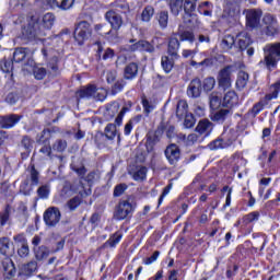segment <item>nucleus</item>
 <instances>
[{
	"instance_id": "f257e3e1",
	"label": "nucleus",
	"mask_w": 280,
	"mask_h": 280,
	"mask_svg": "<svg viewBox=\"0 0 280 280\" xmlns=\"http://www.w3.org/2000/svg\"><path fill=\"white\" fill-rule=\"evenodd\" d=\"M264 59L258 62L260 69L275 71L280 61V42L267 44L264 48Z\"/></svg>"
},
{
	"instance_id": "f03ea898",
	"label": "nucleus",
	"mask_w": 280,
	"mask_h": 280,
	"mask_svg": "<svg viewBox=\"0 0 280 280\" xmlns=\"http://www.w3.org/2000/svg\"><path fill=\"white\" fill-rule=\"evenodd\" d=\"M72 172H75L78 174L80 180L77 183H73L70 186H66L63 188V194H67V191H70L72 194H80V196H91V188H85L84 184L82 183V179H84V176H86V167L84 164L78 165V164H71Z\"/></svg>"
},
{
	"instance_id": "7ed1b4c3",
	"label": "nucleus",
	"mask_w": 280,
	"mask_h": 280,
	"mask_svg": "<svg viewBox=\"0 0 280 280\" xmlns=\"http://www.w3.org/2000/svg\"><path fill=\"white\" fill-rule=\"evenodd\" d=\"M237 141V131L235 129H224L223 132L214 140H212L208 148L209 150H226Z\"/></svg>"
},
{
	"instance_id": "20e7f679",
	"label": "nucleus",
	"mask_w": 280,
	"mask_h": 280,
	"mask_svg": "<svg viewBox=\"0 0 280 280\" xmlns=\"http://www.w3.org/2000/svg\"><path fill=\"white\" fill-rule=\"evenodd\" d=\"M105 19L110 24L112 30L108 32H102L101 36H105L106 38L117 36V32H119V30H121V25H124V18H121V14L113 9L105 13Z\"/></svg>"
},
{
	"instance_id": "39448f33",
	"label": "nucleus",
	"mask_w": 280,
	"mask_h": 280,
	"mask_svg": "<svg viewBox=\"0 0 280 280\" xmlns=\"http://www.w3.org/2000/svg\"><path fill=\"white\" fill-rule=\"evenodd\" d=\"M279 97V85H273L271 88V93L265 95L258 103L254 104V106L249 109L248 114L250 117H257L266 106H268V102H272V100H277Z\"/></svg>"
},
{
	"instance_id": "423d86ee",
	"label": "nucleus",
	"mask_w": 280,
	"mask_h": 280,
	"mask_svg": "<svg viewBox=\"0 0 280 280\" xmlns=\"http://www.w3.org/2000/svg\"><path fill=\"white\" fill-rule=\"evenodd\" d=\"M91 36H93V27L91 26V23L86 21L79 22L74 31V39L78 45H84Z\"/></svg>"
},
{
	"instance_id": "0eeeda50",
	"label": "nucleus",
	"mask_w": 280,
	"mask_h": 280,
	"mask_svg": "<svg viewBox=\"0 0 280 280\" xmlns=\"http://www.w3.org/2000/svg\"><path fill=\"white\" fill-rule=\"evenodd\" d=\"M135 213V205L130 203V200H120L116 206L114 218L115 220H126Z\"/></svg>"
},
{
	"instance_id": "6e6552de",
	"label": "nucleus",
	"mask_w": 280,
	"mask_h": 280,
	"mask_svg": "<svg viewBox=\"0 0 280 280\" xmlns=\"http://www.w3.org/2000/svg\"><path fill=\"white\" fill-rule=\"evenodd\" d=\"M262 23L265 25L264 32L267 36H279L280 28H279V21L277 20V16L267 13L262 18Z\"/></svg>"
},
{
	"instance_id": "1a4fd4ad",
	"label": "nucleus",
	"mask_w": 280,
	"mask_h": 280,
	"mask_svg": "<svg viewBox=\"0 0 280 280\" xmlns=\"http://www.w3.org/2000/svg\"><path fill=\"white\" fill-rule=\"evenodd\" d=\"M44 222L48 229H55V226H58L60 224V219L62 218V213H60V209L57 207H49L44 212Z\"/></svg>"
},
{
	"instance_id": "9d476101",
	"label": "nucleus",
	"mask_w": 280,
	"mask_h": 280,
	"mask_svg": "<svg viewBox=\"0 0 280 280\" xmlns=\"http://www.w3.org/2000/svg\"><path fill=\"white\" fill-rule=\"evenodd\" d=\"M262 12L259 9H248L245 11L246 27L248 30H257L261 25Z\"/></svg>"
},
{
	"instance_id": "9b49d317",
	"label": "nucleus",
	"mask_w": 280,
	"mask_h": 280,
	"mask_svg": "<svg viewBox=\"0 0 280 280\" xmlns=\"http://www.w3.org/2000/svg\"><path fill=\"white\" fill-rule=\"evenodd\" d=\"M164 154L170 165H177V163L180 161V148H178L176 144H170L165 149Z\"/></svg>"
},
{
	"instance_id": "f8f14e48",
	"label": "nucleus",
	"mask_w": 280,
	"mask_h": 280,
	"mask_svg": "<svg viewBox=\"0 0 280 280\" xmlns=\"http://www.w3.org/2000/svg\"><path fill=\"white\" fill-rule=\"evenodd\" d=\"M79 97H94L98 102H103L106 97L104 94L100 93L97 86L90 85L88 88H83L78 92Z\"/></svg>"
},
{
	"instance_id": "ddd939ff",
	"label": "nucleus",
	"mask_w": 280,
	"mask_h": 280,
	"mask_svg": "<svg viewBox=\"0 0 280 280\" xmlns=\"http://www.w3.org/2000/svg\"><path fill=\"white\" fill-rule=\"evenodd\" d=\"M231 73H233V66H226L219 72V86H221L222 89H230Z\"/></svg>"
},
{
	"instance_id": "4468645a",
	"label": "nucleus",
	"mask_w": 280,
	"mask_h": 280,
	"mask_svg": "<svg viewBox=\"0 0 280 280\" xmlns=\"http://www.w3.org/2000/svg\"><path fill=\"white\" fill-rule=\"evenodd\" d=\"M36 30H38V18L36 15H28L27 26L23 30L24 36L26 38H34L36 36Z\"/></svg>"
},
{
	"instance_id": "2eb2a0df",
	"label": "nucleus",
	"mask_w": 280,
	"mask_h": 280,
	"mask_svg": "<svg viewBox=\"0 0 280 280\" xmlns=\"http://www.w3.org/2000/svg\"><path fill=\"white\" fill-rule=\"evenodd\" d=\"M19 121H21V116L15 114H11L8 116H0V128H3L5 130L10 128H14V126H16Z\"/></svg>"
},
{
	"instance_id": "dca6fc26",
	"label": "nucleus",
	"mask_w": 280,
	"mask_h": 280,
	"mask_svg": "<svg viewBox=\"0 0 280 280\" xmlns=\"http://www.w3.org/2000/svg\"><path fill=\"white\" fill-rule=\"evenodd\" d=\"M0 254L4 257H12L14 255V243L5 236L0 238Z\"/></svg>"
},
{
	"instance_id": "f3484780",
	"label": "nucleus",
	"mask_w": 280,
	"mask_h": 280,
	"mask_svg": "<svg viewBox=\"0 0 280 280\" xmlns=\"http://www.w3.org/2000/svg\"><path fill=\"white\" fill-rule=\"evenodd\" d=\"M236 43L238 49H241V51H244V49H248V47H250V45L253 44V39H250V35H248V33L241 32L236 36Z\"/></svg>"
},
{
	"instance_id": "a211bd4d",
	"label": "nucleus",
	"mask_w": 280,
	"mask_h": 280,
	"mask_svg": "<svg viewBox=\"0 0 280 280\" xmlns=\"http://www.w3.org/2000/svg\"><path fill=\"white\" fill-rule=\"evenodd\" d=\"M202 91V82L200 79H194L187 89L188 97H198Z\"/></svg>"
},
{
	"instance_id": "6ab92c4d",
	"label": "nucleus",
	"mask_w": 280,
	"mask_h": 280,
	"mask_svg": "<svg viewBox=\"0 0 280 280\" xmlns=\"http://www.w3.org/2000/svg\"><path fill=\"white\" fill-rule=\"evenodd\" d=\"M178 49H180V42H178V38L176 37H171L167 46L168 56L171 58L179 59L180 56L178 55Z\"/></svg>"
},
{
	"instance_id": "aec40b11",
	"label": "nucleus",
	"mask_w": 280,
	"mask_h": 280,
	"mask_svg": "<svg viewBox=\"0 0 280 280\" xmlns=\"http://www.w3.org/2000/svg\"><path fill=\"white\" fill-rule=\"evenodd\" d=\"M237 104H240V96H237V93H235V91L226 92L223 97V106L233 108V106H237Z\"/></svg>"
},
{
	"instance_id": "412c9836",
	"label": "nucleus",
	"mask_w": 280,
	"mask_h": 280,
	"mask_svg": "<svg viewBox=\"0 0 280 280\" xmlns=\"http://www.w3.org/2000/svg\"><path fill=\"white\" fill-rule=\"evenodd\" d=\"M124 234L121 232L114 233L101 247L100 250H105V248H115L117 244L121 242Z\"/></svg>"
},
{
	"instance_id": "4be33fe9",
	"label": "nucleus",
	"mask_w": 280,
	"mask_h": 280,
	"mask_svg": "<svg viewBox=\"0 0 280 280\" xmlns=\"http://www.w3.org/2000/svg\"><path fill=\"white\" fill-rule=\"evenodd\" d=\"M183 23L186 27H198L200 25V20H198V15L192 12H185L183 15Z\"/></svg>"
},
{
	"instance_id": "5701e85b",
	"label": "nucleus",
	"mask_w": 280,
	"mask_h": 280,
	"mask_svg": "<svg viewBox=\"0 0 280 280\" xmlns=\"http://www.w3.org/2000/svg\"><path fill=\"white\" fill-rule=\"evenodd\" d=\"M50 8H59L60 10H71L75 0H47Z\"/></svg>"
},
{
	"instance_id": "b1692460",
	"label": "nucleus",
	"mask_w": 280,
	"mask_h": 280,
	"mask_svg": "<svg viewBox=\"0 0 280 280\" xmlns=\"http://www.w3.org/2000/svg\"><path fill=\"white\" fill-rule=\"evenodd\" d=\"M233 115V112L231 109H219L214 113H212L211 119L212 121H217L218 124H224L229 117Z\"/></svg>"
},
{
	"instance_id": "393cba45",
	"label": "nucleus",
	"mask_w": 280,
	"mask_h": 280,
	"mask_svg": "<svg viewBox=\"0 0 280 280\" xmlns=\"http://www.w3.org/2000/svg\"><path fill=\"white\" fill-rule=\"evenodd\" d=\"M175 36H178L182 43L185 40H187L188 43H194V40H196V36L194 35V32L185 31V26H183V24L178 26V31L175 34Z\"/></svg>"
},
{
	"instance_id": "a878e982",
	"label": "nucleus",
	"mask_w": 280,
	"mask_h": 280,
	"mask_svg": "<svg viewBox=\"0 0 280 280\" xmlns=\"http://www.w3.org/2000/svg\"><path fill=\"white\" fill-rule=\"evenodd\" d=\"M139 73V66L136 62H131L126 66L124 71L125 80H135Z\"/></svg>"
},
{
	"instance_id": "bb28decb",
	"label": "nucleus",
	"mask_w": 280,
	"mask_h": 280,
	"mask_svg": "<svg viewBox=\"0 0 280 280\" xmlns=\"http://www.w3.org/2000/svg\"><path fill=\"white\" fill-rule=\"evenodd\" d=\"M209 104L211 110H218L222 106V95L218 92H212L209 96Z\"/></svg>"
},
{
	"instance_id": "cd10ccee",
	"label": "nucleus",
	"mask_w": 280,
	"mask_h": 280,
	"mask_svg": "<svg viewBox=\"0 0 280 280\" xmlns=\"http://www.w3.org/2000/svg\"><path fill=\"white\" fill-rule=\"evenodd\" d=\"M231 163L234 166V172H240V168L246 165V159H244L240 153H234L231 158Z\"/></svg>"
},
{
	"instance_id": "c85d7f7f",
	"label": "nucleus",
	"mask_w": 280,
	"mask_h": 280,
	"mask_svg": "<svg viewBox=\"0 0 280 280\" xmlns=\"http://www.w3.org/2000/svg\"><path fill=\"white\" fill-rule=\"evenodd\" d=\"M174 60H177V59L170 57V56H162L161 65H162L163 71H165V73L172 72V70L174 69Z\"/></svg>"
},
{
	"instance_id": "c756f323",
	"label": "nucleus",
	"mask_w": 280,
	"mask_h": 280,
	"mask_svg": "<svg viewBox=\"0 0 280 280\" xmlns=\"http://www.w3.org/2000/svg\"><path fill=\"white\" fill-rule=\"evenodd\" d=\"M189 108V105L187 104V101L180 100L177 103L176 106V117L179 119H183L187 114V109Z\"/></svg>"
},
{
	"instance_id": "7c9ffc66",
	"label": "nucleus",
	"mask_w": 280,
	"mask_h": 280,
	"mask_svg": "<svg viewBox=\"0 0 280 280\" xmlns=\"http://www.w3.org/2000/svg\"><path fill=\"white\" fill-rule=\"evenodd\" d=\"M199 14L211 16L213 14V4L209 1L201 2L198 7Z\"/></svg>"
},
{
	"instance_id": "2f4dec72",
	"label": "nucleus",
	"mask_w": 280,
	"mask_h": 280,
	"mask_svg": "<svg viewBox=\"0 0 280 280\" xmlns=\"http://www.w3.org/2000/svg\"><path fill=\"white\" fill-rule=\"evenodd\" d=\"M213 128V125L211 121L205 119L200 120L196 127V132H199V135H205V132H211Z\"/></svg>"
},
{
	"instance_id": "473e14b6",
	"label": "nucleus",
	"mask_w": 280,
	"mask_h": 280,
	"mask_svg": "<svg viewBox=\"0 0 280 280\" xmlns=\"http://www.w3.org/2000/svg\"><path fill=\"white\" fill-rule=\"evenodd\" d=\"M35 257L38 261H43V259H47L49 257V248L47 246L42 245L39 247L34 248Z\"/></svg>"
},
{
	"instance_id": "72a5a7b5",
	"label": "nucleus",
	"mask_w": 280,
	"mask_h": 280,
	"mask_svg": "<svg viewBox=\"0 0 280 280\" xmlns=\"http://www.w3.org/2000/svg\"><path fill=\"white\" fill-rule=\"evenodd\" d=\"M117 113H119V104L113 102L106 106L105 117L106 119H113Z\"/></svg>"
},
{
	"instance_id": "f704fd0d",
	"label": "nucleus",
	"mask_w": 280,
	"mask_h": 280,
	"mask_svg": "<svg viewBox=\"0 0 280 280\" xmlns=\"http://www.w3.org/2000/svg\"><path fill=\"white\" fill-rule=\"evenodd\" d=\"M235 45V37L232 35H225L221 42V49L223 51H231Z\"/></svg>"
},
{
	"instance_id": "c9c22d12",
	"label": "nucleus",
	"mask_w": 280,
	"mask_h": 280,
	"mask_svg": "<svg viewBox=\"0 0 280 280\" xmlns=\"http://www.w3.org/2000/svg\"><path fill=\"white\" fill-rule=\"evenodd\" d=\"M38 270V262L36 260H31L30 262L22 266V271L26 277L34 275Z\"/></svg>"
},
{
	"instance_id": "e433bc0d",
	"label": "nucleus",
	"mask_w": 280,
	"mask_h": 280,
	"mask_svg": "<svg viewBox=\"0 0 280 280\" xmlns=\"http://www.w3.org/2000/svg\"><path fill=\"white\" fill-rule=\"evenodd\" d=\"M168 5L174 16H178L183 12V0H171Z\"/></svg>"
},
{
	"instance_id": "4c0bfd02",
	"label": "nucleus",
	"mask_w": 280,
	"mask_h": 280,
	"mask_svg": "<svg viewBox=\"0 0 280 280\" xmlns=\"http://www.w3.org/2000/svg\"><path fill=\"white\" fill-rule=\"evenodd\" d=\"M30 180H31V187H38V184L40 183V173L36 171L35 166H31Z\"/></svg>"
},
{
	"instance_id": "58836bf2",
	"label": "nucleus",
	"mask_w": 280,
	"mask_h": 280,
	"mask_svg": "<svg viewBox=\"0 0 280 280\" xmlns=\"http://www.w3.org/2000/svg\"><path fill=\"white\" fill-rule=\"evenodd\" d=\"M51 135H52L51 130H49V129H44V130L42 131V133H40V135H37V137H36L37 143H40V144H47V143H49V139H51Z\"/></svg>"
},
{
	"instance_id": "ea45409f",
	"label": "nucleus",
	"mask_w": 280,
	"mask_h": 280,
	"mask_svg": "<svg viewBox=\"0 0 280 280\" xmlns=\"http://www.w3.org/2000/svg\"><path fill=\"white\" fill-rule=\"evenodd\" d=\"M154 16V7L148 5L143 9L142 14H141V20L144 23H150L152 21V18Z\"/></svg>"
},
{
	"instance_id": "a19ab883",
	"label": "nucleus",
	"mask_w": 280,
	"mask_h": 280,
	"mask_svg": "<svg viewBox=\"0 0 280 280\" xmlns=\"http://www.w3.org/2000/svg\"><path fill=\"white\" fill-rule=\"evenodd\" d=\"M104 136L109 141H113V139H115V137H117V126L115 124H108L105 127V135Z\"/></svg>"
},
{
	"instance_id": "79ce46f5",
	"label": "nucleus",
	"mask_w": 280,
	"mask_h": 280,
	"mask_svg": "<svg viewBox=\"0 0 280 280\" xmlns=\"http://www.w3.org/2000/svg\"><path fill=\"white\" fill-rule=\"evenodd\" d=\"M196 3H198V0H182V11L196 12Z\"/></svg>"
},
{
	"instance_id": "37998d69",
	"label": "nucleus",
	"mask_w": 280,
	"mask_h": 280,
	"mask_svg": "<svg viewBox=\"0 0 280 280\" xmlns=\"http://www.w3.org/2000/svg\"><path fill=\"white\" fill-rule=\"evenodd\" d=\"M27 57V49L25 48H16L13 52L14 62H23Z\"/></svg>"
},
{
	"instance_id": "c03bdc74",
	"label": "nucleus",
	"mask_w": 280,
	"mask_h": 280,
	"mask_svg": "<svg viewBox=\"0 0 280 280\" xmlns=\"http://www.w3.org/2000/svg\"><path fill=\"white\" fill-rule=\"evenodd\" d=\"M248 84V73L241 71L237 75L236 88L244 89Z\"/></svg>"
},
{
	"instance_id": "a18cd8bd",
	"label": "nucleus",
	"mask_w": 280,
	"mask_h": 280,
	"mask_svg": "<svg viewBox=\"0 0 280 280\" xmlns=\"http://www.w3.org/2000/svg\"><path fill=\"white\" fill-rule=\"evenodd\" d=\"M159 25L162 30L167 27V23L170 21V13L167 11H162L158 14Z\"/></svg>"
},
{
	"instance_id": "49530a36",
	"label": "nucleus",
	"mask_w": 280,
	"mask_h": 280,
	"mask_svg": "<svg viewBox=\"0 0 280 280\" xmlns=\"http://www.w3.org/2000/svg\"><path fill=\"white\" fill-rule=\"evenodd\" d=\"M142 108L143 113L148 117L150 113H152L156 108V105L154 104V102L148 101V98H142Z\"/></svg>"
},
{
	"instance_id": "de8ad7c7",
	"label": "nucleus",
	"mask_w": 280,
	"mask_h": 280,
	"mask_svg": "<svg viewBox=\"0 0 280 280\" xmlns=\"http://www.w3.org/2000/svg\"><path fill=\"white\" fill-rule=\"evenodd\" d=\"M55 21H56V18L52 15V13H46L43 16V26L46 30H51V27H54Z\"/></svg>"
},
{
	"instance_id": "09e8293b",
	"label": "nucleus",
	"mask_w": 280,
	"mask_h": 280,
	"mask_svg": "<svg viewBox=\"0 0 280 280\" xmlns=\"http://www.w3.org/2000/svg\"><path fill=\"white\" fill-rule=\"evenodd\" d=\"M147 176H148V168L142 166L133 173L132 178L133 180H145Z\"/></svg>"
},
{
	"instance_id": "8fccbe9b",
	"label": "nucleus",
	"mask_w": 280,
	"mask_h": 280,
	"mask_svg": "<svg viewBox=\"0 0 280 280\" xmlns=\"http://www.w3.org/2000/svg\"><path fill=\"white\" fill-rule=\"evenodd\" d=\"M0 68L3 73H12V71L14 70V63L12 62V60L4 59L1 62Z\"/></svg>"
},
{
	"instance_id": "3c124183",
	"label": "nucleus",
	"mask_w": 280,
	"mask_h": 280,
	"mask_svg": "<svg viewBox=\"0 0 280 280\" xmlns=\"http://www.w3.org/2000/svg\"><path fill=\"white\" fill-rule=\"evenodd\" d=\"M124 86H126V81L124 79L116 81L115 84L112 86V95H117V93H121V91H124Z\"/></svg>"
},
{
	"instance_id": "603ef678",
	"label": "nucleus",
	"mask_w": 280,
	"mask_h": 280,
	"mask_svg": "<svg viewBox=\"0 0 280 280\" xmlns=\"http://www.w3.org/2000/svg\"><path fill=\"white\" fill-rule=\"evenodd\" d=\"M114 8H116V12H128V10H130V7L128 5V3L124 0H117L116 2H114Z\"/></svg>"
},
{
	"instance_id": "864d4df0",
	"label": "nucleus",
	"mask_w": 280,
	"mask_h": 280,
	"mask_svg": "<svg viewBox=\"0 0 280 280\" xmlns=\"http://www.w3.org/2000/svg\"><path fill=\"white\" fill-rule=\"evenodd\" d=\"M55 152H65L67 150V140L59 139L52 144Z\"/></svg>"
},
{
	"instance_id": "5fc2aeb1",
	"label": "nucleus",
	"mask_w": 280,
	"mask_h": 280,
	"mask_svg": "<svg viewBox=\"0 0 280 280\" xmlns=\"http://www.w3.org/2000/svg\"><path fill=\"white\" fill-rule=\"evenodd\" d=\"M68 209H70V211H75L77 208L79 207V205H82V199L77 196V197H73L72 199H70L68 202Z\"/></svg>"
},
{
	"instance_id": "6e6d98bb",
	"label": "nucleus",
	"mask_w": 280,
	"mask_h": 280,
	"mask_svg": "<svg viewBox=\"0 0 280 280\" xmlns=\"http://www.w3.org/2000/svg\"><path fill=\"white\" fill-rule=\"evenodd\" d=\"M33 75L35 80H43L47 75V70L45 68L36 67L33 70Z\"/></svg>"
},
{
	"instance_id": "4d7b16f0",
	"label": "nucleus",
	"mask_w": 280,
	"mask_h": 280,
	"mask_svg": "<svg viewBox=\"0 0 280 280\" xmlns=\"http://www.w3.org/2000/svg\"><path fill=\"white\" fill-rule=\"evenodd\" d=\"M48 69H50V73L52 75H58V57H52L48 62Z\"/></svg>"
},
{
	"instance_id": "13d9d810",
	"label": "nucleus",
	"mask_w": 280,
	"mask_h": 280,
	"mask_svg": "<svg viewBox=\"0 0 280 280\" xmlns=\"http://www.w3.org/2000/svg\"><path fill=\"white\" fill-rule=\"evenodd\" d=\"M8 220H10V208H9V206L4 209V211L0 212V224H1V226H5V224H8Z\"/></svg>"
},
{
	"instance_id": "bf43d9fd",
	"label": "nucleus",
	"mask_w": 280,
	"mask_h": 280,
	"mask_svg": "<svg viewBox=\"0 0 280 280\" xmlns=\"http://www.w3.org/2000/svg\"><path fill=\"white\" fill-rule=\"evenodd\" d=\"M184 126L185 128H194L196 126V118L194 117V114H187L184 116Z\"/></svg>"
},
{
	"instance_id": "052dcab7",
	"label": "nucleus",
	"mask_w": 280,
	"mask_h": 280,
	"mask_svg": "<svg viewBox=\"0 0 280 280\" xmlns=\"http://www.w3.org/2000/svg\"><path fill=\"white\" fill-rule=\"evenodd\" d=\"M128 189V185L126 184H118L114 188V197L119 198V196H124V192Z\"/></svg>"
},
{
	"instance_id": "680f3d73",
	"label": "nucleus",
	"mask_w": 280,
	"mask_h": 280,
	"mask_svg": "<svg viewBox=\"0 0 280 280\" xmlns=\"http://www.w3.org/2000/svg\"><path fill=\"white\" fill-rule=\"evenodd\" d=\"M140 51H147L148 54H154V46L148 40L141 39Z\"/></svg>"
},
{
	"instance_id": "e2e57ef3",
	"label": "nucleus",
	"mask_w": 280,
	"mask_h": 280,
	"mask_svg": "<svg viewBox=\"0 0 280 280\" xmlns=\"http://www.w3.org/2000/svg\"><path fill=\"white\" fill-rule=\"evenodd\" d=\"M215 86V79L210 77L203 80V90L206 91H213Z\"/></svg>"
},
{
	"instance_id": "0e129e2a",
	"label": "nucleus",
	"mask_w": 280,
	"mask_h": 280,
	"mask_svg": "<svg viewBox=\"0 0 280 280\" xmlns=\"http://www.w3.org/2000/svg\"><path fill=\"white\" fill-rule=\"evenodd\" d=\"M94 141L97 148H105L106 147V136L104 133H98L95 136Z\"/></svg>"
},
{
	"instance_id": "69168bd1",
	"label": "nucleus",
	"mask_w": 280,
	"mask_h": 280,
	"mask_svg": "<svg viewBox=\"0 0 280 280\" xmlns=\"http://www.w3.org/2000/svg\"><path fill=\"white\" fill-rule=\"evenodd\" d=\"M37 195L39 198L42 199H47L49 198V187L47 186H40L38 189H37Z\"/></svg>"
},
{
	"instance_id": "338daca9",
	"label": "nucleus",
	"mask_w": 280,
	"mask_h": 280,
	"mask_svg": "<svg viewBox=\"0 0 280 280\" xmlns=\"http://www.w3.org/2000/svg\"><path fill=\"white\" fill-rule=\"evenodd\" d=\"M32 144H33L32 138L24 136L21 141L22 148H24V150H26V151H30V150H32Z\"/></svg>"
},
{
	"instance_id": "774afa93",
	"label": "nucleus",
	"mask_w": 280,
	"mask_h": 280,
	"mask_svg": "<svg viewBox=\"0 0 280 280\" xmlns=\"http://www.w3.org/2000/svg\"><path fill=\"white\" fill-rule=\"evenodd\" d=\"M259 220V212H252L244 217V222L249 224L250 222H257Z\"/></svg>"
}]
</instances>
